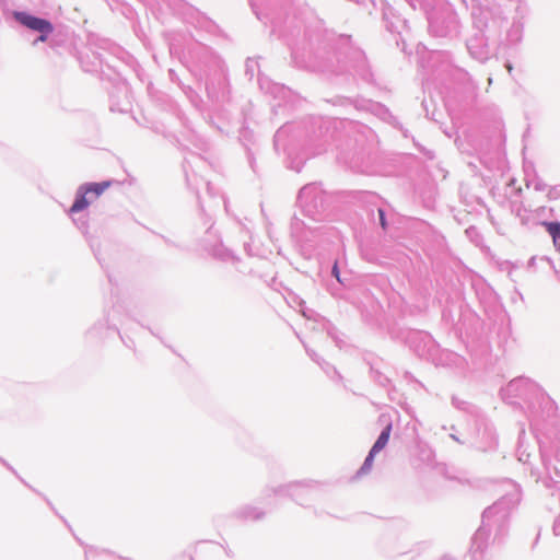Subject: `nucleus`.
<instances>
[{"mask_svg": "<svg viewBox=\"0 0 560 560\" xmlns=\"http://www.w3.org/2000/svg\"><path fill=\"white\" fill-rule=\"evenodd\" d=\"M109 186V183H94L80 187L77 191L75 201L72 203V212L81 211L94 202Z\"/></svg>", "mask_w": 560, "mask_h": 560, "instance_id": "nucleus-1", "label": "nucleus"}, {"mask_svg": "<svg viewBox=\"0 0 560 560\" xmlns=\"http://www.w3.org/2000/svg\"><path fill=\"white\" fill-rule=\"evenodd\" d=\"M13 19L20 26L33 33H38L40 30L52 23L50 20L26 10L14 11Z\"/></svg>", "mask_w": 560, "mask_h": 560, "instance_id": "nucleus-2", "label": "nucleus"}, {"mask_svg": "<svg viewBox=\"0 0 560 560\" xmlns=\"http://www.w3.org/2000/svg\"><path fill=\"white\" fill-rule=\"evenodd\" d=\"M390 431H392V424L388 423L386 425V428L384 429V431L378 436V439L376 440V442L374 443V445L372 446V448H371L372 455L377 454L386 446V444L388 443V440H389Z\"/></svg>", "mask_w": 560, "mask_h": 560, "instance_id": "nucleus-3", "label": "nucleus"}, {"mask_svg": "<svg viewBox=\"0 0 560 560\" xmlns=\"http://www.w3.org/2000/svg\"><path fill=\"white\" fill-rule=\"evenodd\" d=\"M55 31V26L52 23L40 30V32L36 33L37 36L32 42V46H37L39 43H46L52 36Z\"/></svg>", "mask_w": 560, "mask_h": 560, "instance_id": "nucleus-4", "label": "nucleus"}, {"mask_svg": "<svg viewBox=\"0 0 560 560\" xmlns=\"http://www.w3.org/2000/svg\"><path fill=\"white\" fill-rule=\"evenodd\" d=\"M542 225L546 228L547 232L556 244L558 240H560V223L559 222H542Z\"/></svg>", "mask_w": 560, "mask_h": 560, "instance_id": "nucleus-5", "label": "nucleus"}, {"mask_svg": "<svg viewBox=\"0 0 560 560\" xmlns=\"http://www.w3.org/2000/svg\"><path fill=\"white\" fill-rule=\"evenodd\" d=\"M50 49L57 55H61L62 50L69 51V45H63L62 40L57 36H52L49 42Z\"/></svg>", "mask_w": 560, "mask_h": 560, "instance_id": "nucleus-6", "label": "nucleus"}, {"mask_svg": "<svg viewBox=\"0 0 560 560\" xmlns=\"http://www.w3.org/2000/svg\"><path fill=\"white\" fill-rule=\"evenodd\" d=\"M15 10L10 9L9 0H0V19L8 21L10 18L13 19V12Z\"/></svg>", "mask_w": 560, "mask_h": 560, "instance_id": "nucleus-7", "label": "nucleus"}, {"mask_svg": "<svg viewBox=\"0 0 560 560\" xmlns=\"http://www.w3.org/2000/svg\"><path fill=\"white\" fill-rule=\"evenodd\" d=\"M374 456L375 455H372V451H370L368 457L365 458L364 460V464L363 466L361 467V471L362 472H366L371 469L372 465H373V459H374Z\"/></svg>", "mask_w": 560, "mask_h": 560, "instance_id": "nucleus-8", "label": "nucleus"}, {"mask_svg": "<svg viewBox=\"0 0 560 560\" xmlns=\"http://www.w3.org/2000/svg\"><path fill=\"white\" fill-rule=\"evenodd\" d=\"M0 463L9 469L16 478L21 480L22 483H25V480L18 474V471L4 459L0 456Z\"/></svg>", "mask_w": 560, "mask_h": 560, "instance_id": "nucleus-9", "label": "nucleus"}, {"mask_svg": "<svg viewBox=\"0 0 560 560\" xmlns=\"http://www.w3.org/2000/svg\"><path fill=\"white\" fill-rule=\"evenodd\" d=\"M332 276L336 278V280L340 283H342L341 281V278H340V271H339V267H338V262L336 261L332 266Z\"/></svg>", "mask_w": 560, "mask_h": 560, "instance_id": "nucleus-10", "label": "nucleus"}, {"mask_svg": "<svg viewBox=\"0 0 560 560\" xmlns=\"http://www.w3.org/2000/svg\"><path fill=\"white\" fill-rule=\"evenodd\" d=\"M378 215H380V223H381L382 228L385 230L387 226V222L385 219V213L382 209H378Z\"/></svg>", "mask_w": 560, "mask_h": 560, "instance_id": "nucleus-11", "label": "nucleus"}, {"mask_svg": "<svg viewBox=\"0 0 560 560\" xmlns=\"http://www.w3.org/2000/svg\"><path fill=\"white\" fill-rule=\"evenodd\" d=\"M506 70L511 73V72H512V70H513L512 65L508 63V65H506Z\"/></svg>", "mask_w": 560, "mask_h": 560, "instance_id": "nucleus-12", "label": "nucleus"}, {"mask_svg": "<svg viewBox=\"0 0 560 560\" xmlns=\"http://www.w3.org/2000/svg\"><path fill=\"white\" fill-rule=\"evenodd\" d=\"M65 212L67 213L68 217H70V208H65Z\"/></svg>", "mask_w": 560, "mask_h": 560, "instance_id": "nucleus-13", "label": "nucleus"}, {"mask_svg": "<svg viewBox=\"0 0 560 560\" xmlns=\"http://www.w3.org/2000/svg\"><path fill=\"white\" fill-rule=\"evenodd\" d=\"M24 485H25L26 487H28V488H30V490H33V487H31L26 481H25V483H24Z\"/></svg>", "mask_w": 560, "mask_h": 560, "instance_id": "nucleus-14", "label": "nucleus"}]
</instances>
